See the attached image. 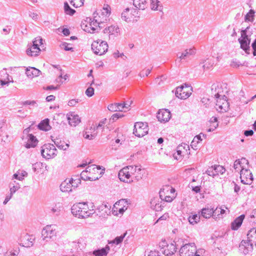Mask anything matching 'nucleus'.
<instances>
[{
	"mask_svg": "<svg viewBox=\"0 0 256 256\" xmlns=\"http://www.w3.org/2000/svg\"><path fill=\"white\" fill-rule=\"evenodd\" d=\"M212 91H214V96L216 98V110L221 112H226L228 110L229 104L225 96L222 85L220 84L213 86Z\"/></svg>",
	"mask_w": 256,
	"mask_h": 256,
	"instance_id": "obj_1",
	"label": "nucleus"
},
{
	"mask_svg": "<svg viewBox=\"0 0 256 256\" xmlns=\"http://www.w3.org/2000/svg\"><path fill=\"white\" fill-rule=\"evenodd\" d=\"M72 212L78 218H86L93 214L94 210L86 202H78L72 206Z\"/></svg>",
	"mask_w": 256,
	"mask_h": 256,
	"instance_id": "obj_2",
	"label": "nucleus"
},
{
	"mask_svg": "<svg viewBox=\"0 0 256 256\" xmlns=\"http://www.w3.org/2000/svg\"><path fill=\"white\" fill-rule=\"evenodd\" d=\"M104 173V170L99 166L92 164L88 166L81 173V177L85 180H95L100 178Z\"/></svg>",
	"mask_w": 256,
	"mask_h": 256,
	"instance_id": "obj_3",
	"label": "nucleus"
},
{
	"mask_svg": "<svg viewBox=\"0 0 256 256\" xmlns=\"http://www.w3.org/2000/svg\"><path fill=\"white\" fill-rule=\"evenodd\" d=\"M177 193L174 188L170 185L162 187L160 191V196L161 200L170 202L176 197Z\"/></svg>",
	"mask_w": 256,
	"mask_h": 256,
	"instance_id": "obj_4",
	"label": "nucleus"
},
{
	"mask_svg": "<svg viewBox=\"0 0 256 256\" xmlns=\"http://www.w3.org/2000/svg\"><path fill=\"white\" fill-rule=\"evenodd\" d=\"M100 22L96 19L94 20L90 18H86L82 21L81 28L85 32L89 33H94L98 29Z\"/></svg>",
	"mask_w": 256,
	"mask_h": 256,
	"instance_id": "obj_5",
	"label": "nucleus"
},
{
	"mask_svg": "<svg viewBox=\"0 0 256 256\" xmlns=\"http://www.w3.org/2000/svg\"><path fill=\"white\" fill-rule=\"evenodd\" d=\"M111 13V8L107 4H104L102 9L96 10L94 14V19L100 22H104Z\"/></svg>",
	"mask_w": 256,
	"mask_h": 256,
	"instance_id": "obj_6",
	"label": "nucleus"
},
{
	"mask_svg": "<svg viewBox=\"0 0 256 256\" xmlns=\"http://www.w3.org/2000/svg\"><path fill=\"white\" fill-rule=\"evenodd\" d=\"M202 250H197L194 244H186L180 250L181 256H200Z\"/></svg>",
	"mask_w": 256,
	"mask_h": 256,
	"instance_id": "obj_7",
	"label": "nucleus"
},
{
	"mask_svg": "<svg viewBox=\"0 0 256 256\" xmlns=\"http://www.w3.org/2000/svg\"><path fill=\"white\" fill-rule=\"evenodd\" d=\"M134 168H132V166H126L122 168L118 172V178L120 180L124 182H130L133 181L132 172Z\"/></svg>",
	"mask_w": 256,
	"mask_h": 256,
	"instance_id": "obj_8",
	"label": "nucleus"
},
{
	"mask_svg": "<svg viewBox=\"0 0 256 256\" xmlns=\"http://www.w3.org/2000/svg\"><path fill=\"white\" fill-rule=\"evenodd\" d=\"M148 126L146 122H138L135 123L133 134L137 137H142L148 134Z\"/></svg>",
	"mask_w": 256,
	"mask_h": 256,
	"instance_id": "obj_9",
	"label": "nucleus"
},
{
	"mask_svg": "<svg viewBox=\"0 0 256 256\" xmlns=\"http://www.w3.org/2000/svg\"><path fill=\"white\" fill-rule=\"evenodd\" d=\"M192 92L191 86L185 84L178 87L176 89V96L180 99H186L188 98Z\"/></svg>",
	"mask_w": 256,
	"mask_h": 256,
	"instance_id": "obj_10",
	"label": "nucleus"
},
{
	"mask_svg": "<svg viewBox=\"0 0 256 256\" xmlns=\"http://www.w3.org/2000/svg\"><path fill=\"white\" fill-rule=\"evenodd\" d=\"M92 48L96 54L102 55L108 50V45L104 41L96 40L92 42Z\"/></svg>",
	"mask_w": 256,
	"mask_h": 256,
	"instance_id": "obj_11",
	"label": "nucleus"
},
{
	"mask_svg": "<svg viewBox=\"0 0 256 256\" xmlns=\"http://www.w3.org/2000/svg\"><path fill=\"white\" fill-rule=\"evenodd\" d=\"M42 154L45 158H53L56 156L57 150L53 144H44L42 150Z\"/></svg>",
	"mask_w": 256,
	"mask_h": 256,
	"instance_id": "obj_12",
	"label": "nucleus"
},
{
	"mask_svg": "<svg viewBox=\"0 0 256 256\" xmlns=\"http://www.w3.org/2000/svg\"><path fill=\"white\" fill-rule=\"evenodd\" d=\"M162 248L164 254L169 256L174 254L176 251V242L174 241L162 242Z\"/></svg>",
	"mask_w": 256,
	"mask_h": 256,
	"instance_id": "obj_13",
	"label": "nucleus"
},
{
	"mask_svg": "<svg viewBox=\"0 0 256 256\" xmlns=\"http://www.w3.org/2000/svg\"><path fill=\"white\" fill-rule=\"evenodd\" d=\"M190 154V149L188 144H180L176 150V153L174 154L176 160H179L182 157L188 156Z\"/></svg>",
	"mask_w": 256,
	"mask_h": 256,
	"instance_id": "obj_14",
	"label": "nucleus"
},
{
	"mask_svg": "<svg viewBox=\"0 0 256 256\" xmlns=\"http://www.w3.org/2000/svg\"><path fill=\"white\" fill-rule=\"evenodd\" d=\"M128 203L124 200L116 202L112 208V212L115 215L122 214L128 208Z\"/></svg>",
	"mask_w": 256,
	"mask_h": 256,
	"instance_id": "obj_15",
	"label": "nucleus"
},
{
	"mask_svg": "<svg viewBox=\"0 0 256 256\" xmlns=\"http://www.w3.org/2000/svg\"><path fill=\"white\" fill-rule=\"evenodd\" d=\"M130 104L123 103H114L109 104L108 106V109L112 112H125L129 110Z\"/></svg>",
	"mask_w": 256,
	"mask_h": 256,
	"instance_id": "obj_16",
	"label": "nucleus"
},
{
	"mask_svg": "<svg viewBox=\"0 0 256 256\" xmlns=\"http://www.w3.org/2000/svg\"><path fill=\"white\" fill-rule=\"evenodd\" d=\"M138 11L134 8H127L122 12V16L124 17L126 20H128L130 22H134L137 21Z\"/></svg>",
	"mask_w": 256,
	"mask_h": 256,
	"instance_id": "obj_17",
	"label": "nucleus"
},
{
	"mask_svg": "<svg viewBox=\"0 0 256 256\" xmlns=\"http://www.w3.org/2000/svg\"><path fill=\"white\" fill-rule=\"evenodd\" d=\"M235 170L237 172H240V173L244 170L248 169L250 168L248 160L245 158H242L236 160L234 164Z\"/></svg>",
	"mask_w": 256,
	"mask_h": 256,
	"instance_id": "obj_18",
	"label": "nucleus"
},
{
	"mask_svg": "<svg viewBox=\"0 0 256 256\" xmlns=\"http://www.w3.org/2000/svg\"><path fill=\"white\" fill-rule=\"evenodd\" d=\"M241 182L244 184H250L252 183L254 178L252 173L248 169L244 170L240 173Z\"/></svg>",
	"mask_w": 256,
	"mask_h": 256,
	"instance_id": "obj_19",
	"label": "nucleus"
},
{
	"mask_svg": "<svg viewBox=\"0 0 256 256\" xmlns=\"http://www.w3.org/2000/svg\"><path fill=\"white\" fill-rule=\"evenodd\" d=\"M239 42L240 44V47L242 48L246 53H249L250 50V40L246 36V32L243 30L241 33V36L238 39Z\"/></svg>",
	"mask_w": 256,
	"mask_h": 256,
	"instance_id": "obj_20",
	"label": "nucleus"
},
{
	"mask_svg": "<svg viewBox=\"0 0 256 256\" xmlns=\"http://www.w3.org/2000/svg\"><path fill=\"white\" fill-rule=\"evenodd\" d=\"M225 172L224 168L220 165H215L209 167L207 170L206 174L212 177L222 174Z\"/></svg>",
	"mask_w": 256,
	"mask_h": 256,
	"instance_id": "obj_21",
	"label": "nucleus"
},
{
	"mask_svg": "<svg viewBox=\"0 0 256 256\" xmlns=\"http://www.w3.org/2000/svg\"><path fill=\"white\" fill-rule=\"evenodd\" d=\"M66 118L69 125L71 126H76L81 122L80 118L74 112H70L68 114Z\"/></svg>",
	"mask_w": 256,
	"mask_h": 256,
	"instance_id": "obj_22",
	"label": "nucleus"
},
{
	"mask_svg": "<svg viewBox=\"0 0 256 256\" xmlns=\"http://www.w3.org/2000/svg\"><path fill=\"white\" fill-rule=\"evenodd\" d=\"M253 245L254 244L249 242L248 240H243L241 242L239 246V250L241 252L244 254H246L252 251L253 249Z\"/></svg>",
	"mask_w": 256,
	"mask_h": 256,
	"instance_id": "obj_23",
	"label": "nucleus"
},
{
	"mask_svg": "<svg viewBox=\"0 0 256 256\" xmlns=\"http://www.w3.org/2000/svg\"><path fill=\"white\" fill-rule=\"evenodd\" d=\"M132 168H134V170L132 172L133 179L138 180H141L144 174L146 173V170L144 168H142L141 166H132Z\"/></svg>",
	"mask_w": 256,
	"mask_h": 256,
	"instance_id": "obj_24",
	"label": "nucleus"
},
{
	"mask_svg": "<svg viewBox=\"0 0 256 256\" xmlns=\"http://www.w3.org/2000/svg\"><path fill=\"white\" fill-rule=\"evenodd\" d=\"M34 240L32 235L26 234L20 238V244L26 248H30L33 245V242Z\"/></svg>",
	"mask_w": 256,
	"mask_h": 256,
	"instance_id": "obj_25",
	"label": "nucleus"
},
{
	"mask_svg": "<svg viewBox=\"0 0 256 256\" xmlns=\"http://www.w3.org/2000/svg\"><path fill=\"white\" fill-rule=\"evenodd\" d=\"M42 236L44 238H51L56 234V228L54 226H46L42 230Z\"/></svg>",
	"mask_w": 256,
	"mask_h": 256,
	"instance_id": "obj_26",
	"label": "nucleus"
},
{
	"mask_svg": "<svg viewBox=\"0 0 256 256\" xmlns=\"http://www.w3.org/2000/svg\"><path fill=\"white\" fill-rule=\"evenodd\" d=\"M218 126L217 118L212 117L204 124V128L208 132H212Z\"/></svg>",
	"mask_w": 256,
	"mask_h": 256,
	"instance_id": "obj_27",
	"label": "nucleus"
},
{
	"mask_svg": "<svg viewBox=\"0 0 256 256\" xmlns=\"http://www.w3.org/2000/svg\"><path fill=\"white\" fill-rule=\"evenodd\" d=\"M170 112L165 109L160 110L157 114V118L159 121L161 122H166L170 118Z\"/></svg>",
	"mask_w": 256,
	"mask_h": 256,
	"instance_id": "obj_28",
	"label": "nucleus"
},
{
	"mask_svg": "<svg viewBox=\"0 0 256 256\" xmlns=\"http://www.w3.org/2000/svg\"><path fill=\"white\" fill-rule=\"evenodd\" d=\"M226 210H228L226 207H216V208L214 210V218L215 220H218L222 218H223V214L226 213Z\"/></svg>",
	"mask_w": 256,
	"mask_h": 256,
	"instance_id": "obj_29",
	"label": "nucleus"
},
{
	"mask_svg": "<svg viewBox=\"0 0 256 256\" xmlns=\"http://www.w3.org/2000/svg\"><path fill=\"white\" fill-rule=\"evenodd\" d=\"M214 210L210 206H206L201 210V216L205 218H210L214 214Z\"/></svg>",
	"mask_w": 256,
	"mask_h": 256,
	"instance_id": "obj_30",
	"label": "nucleus"
},
{
	"mask_svg": "<svg viewBox=\"0 0 256 256\" xmlns=\"http://www.w3.org/2000/svg\"><path fill=\"white\" fill-rule=\"evenodd\" d=\"M26 73L28 77L32 78L40 76L41 72L34 67H28L26 69Z\"/></svg>",
	"mask_w": 256,
	"mask_h": 256,
	"instance_id": "obj_31",
	"label": "nucleus"
},
{
	"mask_svg": "<svg viewBox=\"0 0 256 256\" xmlns=\"http://www.w3.org/2000/svg\"><path fill=\"white\" fill-rule=\"evenodd\" d=\"M151 208L156 211H160L162 210V201L158 198H153L151 199Z\"/></svg>",
	"mask_w": 256,
	"mask_h": 256,
	"instance_id": "obj_32",
	"label": "nucleus"
},
{
	"mask_svg": "<svg viewBox=\"0 0 256 256\" xmlns=\"http://www.w3.org/2000/svg\"><path fill=\"white\" fill-rule=\"evenodd\" d=\"M244 218V215L243 214L236 218L231 224L232 229L234 230H237L241 226Z\"/></svg>",
	"mask_w": 256,
	"mask_h": 256,
	"instance_id": "obj_33",
	"label": "nucleus"
},
{
	"mask_svg": "<svg viewBox=\"0 0 256 256\" xmlns=\"http://www.w3.org/2000/svg\"><path fill=\"white\" fill-rule=\"evenodd\" d=\"M28 140L26 144V147L28 148L35 147L38 142V140L32 134H28Z\"/></svg>",
	"mask_w": 256,
	"mask_h": 256,
	"instance_id": "obj_34",
	"label": "nucleus"
},
{
	"mask_svg": "<svg viewBox=\"0 0 256 256\" xmlns=\"http://www.w3.org/2000/svg\"><path fill=\"white\" fill-rule=\"evenodd\" d=\"M60 188L62 192H66L72 190V184L68 178H66L60 184Z\"/></svg>",
	"mask_w": 256,
	"mask_h": 256,
	"instance_id": "obj_35",
	"label": "nucleus"
},
{
	"mask_svg": "<svg viewBox=\"0 0 256 256\" xmlns=\"http://www.w3.org/2000/svg\"><path fill=\"white\" fill-rule=\"evenodd\" d=\"M247 238L249 242L256 246V228L249 230L247 234Z\"/></svg>",
	"mask_w": 256,
	"mask_h": 256,
	"instance_id": "obj_36",
	"label": "nucleus"
},
{
	"mask_svg": "<svg viewBox=\"0 0 256 256\" xmlns=\"http://www.w3.org/2000/svg\"><path fill=\"white\" fill-rule=\"evenodd\" d=\"M26 52L29 56H35L39 54L40 53V49L32 46L26 50Z\"/></svg>",
	"mask_w": 256,
	"mask_h": 256,
	"instance_id": "obj_37",
	"label": "nucleus"
},
{
	"mask_svg": "<svg viewBox=\"0 0 256 256\" xmlns=\"http://www.w3.org/2000/svg\"><path fill=\"white\" fill-rule=\"evenodd\" d=\"M49 120L46 118L42 121L38 126V128L42 130L48 131L51 128V126L49 124Z\"/></svg>",
	"mask_w": 256,
	"mask_h": 256,
	"instance_id": "obj_38",
	"label": "nucleus"
},
{
	"mask_svg": "<svg viewBox=\"0 0 256 256\" xmlns=\"http://www.w3.org/2000/svg\"><path fill=\"white\" fill-rule=\"evenodd\" d=\"M134 5L140 10H144L146 6V0H134Z\"/></svg>",
	"mask_w": 256,
	"mask_h": 256,
	"instance_id": "obj_39",
	"label": "nucleus"
},
{
	"mask_svg": "<svg viewBox=\"0 0 256 256\" xmlns=\"http://www.w3.org/2000/svg\"><path fill=\"white\" fill-rule=\"evenodd\" d=\"M32 46L36 48H39L40 52L42 48H43L44 46L42 38L40 36L36 38L33 41V44Z\"/></svg>",
	"mask_w": 256,
	"mask_h": 256,
	"instance_id": "obj_40",
	"label": "nucleus"
},
{
	"mask_svg": "<svg viewBox=\"0 0 256 256\" xmlns=\"http://www.w3.org/2000/svg\"><path fill=\"white\" fill-rule=\"evenodd\" d=\"M200 216L196 214H192L188 218V222L192 224H196L200 222Z\"/></svg>",
	"mask_w": 256,
	"mask_h": 256,
	"instance_id": "obj_41",
	"label": "nucleus"
},
{
	"mask_svg": "<svg viewBox=\"0 0 256 256\" xmlns=\"http://www.w3.org/2000/svg\"><path fill=\"white\" fill-rule=\"evenodd\" d=\"M109 248L106 247L100 250H98L93 252V254L96 256H106L107 255Z\"/></svg>",
	"mask_w": 256,
	"mask_h": 256,
	"instance_id": "obj_42",
	"label": "nucleus"
},
{
	"mask_svg": "<svg viewBox=\"0 0 256 256\" xmlns=\"http://www.w3.org/2000/svg\"><path fill=\"white\" fill-rule=\"evenodd\" d=\"M96 135V133L94 132L93 130H90V128H86L84 137L86 139L91 140Z\"/></svg>",
	"mask_w": 256,
	"mask_h": 256,
	"instance_id": "obj_43",
	"label": "nucleus"
},
{
	"mask_svg": "<svg viewBox=\"0 0 256 256\" xmlns=\"http://www.w3.org/2000/svg\"><path fill=\"white\" fill-rule=\"evenodd\" d=\"M70 183L72 184V188H76L80 184L81 180L78 176H75L74 178H68Z\"/></svg>",
	"mask_w": 256,
	"mask_h": 256,
	"instance_id": "obj_44",
	"label": "nucleus"
},
{
	"mask_svg": "<svg viewBox=\"0 0 256 256\" xmlns=\"http://www.w3.org/2000/svg\"><path fill=\"white\" fill-rule=\"evenodd\" d=\"M150 5L152 10H158L161 8L160 2L158 0H150Z\"/></svg>",
	"mask_w": 256,
	"mask_h": 256,
	"instance_id": "obj_45",
	"label": "nucleus"
},
{
	"mask_svg": "<svg viewBox=\"0 0 256 256\" xmlns=\"http://www.w3.org/2000/svg\"><path fill=\"white\" fill-rule=\"evenodd\" d=\"M84 0H70V4L74 7L77 8L83 6Z\"/></svg>",
	"mask_w": 256,
	"mask_h": 256,
	"instance_id": "obj_46",
	"label": "nucleus"
},
{
	"mask_svg": "<svg viewBox=\"0 0 256 256\" xmlns=\"http://www.w3.org/2000/svg\"><path fill=\"white\" fill-rule=\"evenodd\" d=\"M106 122H107L106 118H104L100 122L98 123V126L92 125L90 128V130H93L94 132H95L96 128H100V127H102V126H105L106 124Z\"/></svg>",
	"mask_w": 256,
	"mask_h": 256,
	"instance_id": "obj_47",
	"label": "nucleus"
},
{
	"mask_svg": "<svg viewBox=\"0 0 256 256\" xmlns=\"http://www.w3.org/2000/svg\"><path fill=\"white\" fill-rule=\"evenodd\" d=\"M64 10L66 14L72 16L73 15L76 11L75 10L71 8L68 4L67 2H65L64 4Z\"/></svg>",
	"mask_w": 256,
	"mask_h": 256,
	"instance_id": "obj_48",
	"label": "nucleus"
},
{
	"mask_svg": "<svg viewBox=\"0 0 256 256\" xmlns=\"http://www.w3.org/2000/svg\"><path fill=\"white\" fill-rule=\"evenodd\" d=\"M57 146L60 149L66 150L69 147V142H67L64 140H60L56 144Z\"/></svg>",
	"mask_w": 256,
	"mask_h": 256,
	"instance_id": "obj_49",
	"label": "nucleus"
},
{
	"mask_svg": "<svg viewBox=\"0 0 256 256\" xmlns=\"http://www.w3.org/2000/svg\"><path fill=\"white\" fill-rule=\"evenodd\" d=\"M126 234V232H125L124 234L123 235L116 237L114 240L110 242L109 244H120V242H122V241L124 240V238Z\"/></svg>",
	"mask_w": 256,
	"mask_h": 256,
	"instance_id": "obj_50",
	"label": "nucleus"
},
{
	"mask_svg": "<svg viewBox=\"0 0 256 256\" xmlns=\"http://www.w3.org/2000/svg\"><path fill=\"white\" fill-rule=\"evenodd\" d=\"M254 11L250 10L245 16V20L246 22H252L254 19Z\"/></svg>",
	"mask_w": 256,
	"mask_h": 256,
	"instance_id": "obj_51",
	"label": "nucleus"
},
{
	"mask_svg": "<svg viewBox=\"0 0 256 256\" xmlns=\"http://www.w3.org/2000/svg\"><path fill=\"white\" fill-rule=\"evenodd\" d=\"M124 114H122L116 113L111 116L110 118L109 119V122H114L118 120L119 118H122V117H124Z\"/></svg>",
	"mask_w": 256,
	"mask_h": 256,
	"instance_id": "obj_52",
	"label": "nucleus"
},
{
	"mask_svg": "<svg viewBox=\"0 0 256 256\" xmlns=\"http://www.w3.org/2000/svg\"><path fill=\"white\" fill-rule=\"evenodd\" d=\"M26 175L27 173L26 172H18V173L14 174V177L15 179L20 180H23Z\"/></svg>",
	"mask_w": 256,
	"mask_h": 256,
	"instance_id": "obj_53",
	"label": "nucleus"
},
{
	"mask_svg": "<svg viewBox=\"0 0 256 256\" xmlns=\"http://www.w3.org/2000/svg\"><path fill=\"white\" fill-rule=\"evenodd\" d=\"M214 63L210 60H206L204 62L203 68L205 70H209L213 67Z\"/></svg>",
	"mask_w": 256,
	"mask_h": 256,
	"instance_id": "obj_54",
	"label": "nucleus"
},
{
	"mask_svg": "<svg viewBox=\"0 0 256 256\" xmlns=\"http://www.w3.org/2000/svg\"><path fill=\"white\" fill-rule=\"evenodd\" d=\"M62 49H63L65 50H72L73 51V48L71 46L70 44H67L66 42L62 43L60 46Z\"/></svg>",
	"mask_w": 256,
	"mask_h": 256,
	"instance_id": "obj_55",
	"label": "nucleus"
},
{
	"mask_svg": "<svg viewBox=\"0 0 256 256\" xmlns=\"http://www.w3.org/2000/svg\"><path fill=\"white\" fill-rule=\"evenodd\" d=\"M202 140L200 135L196 136L193 139L192 142V146H196V144H198Z\"/></svg>",
	"mask_w": 256,
	"mask_h": 256,
	"instance_id": "obj_56",
	"label": "nucleus"
},
{
	"mask_svg": "<svg viewBox=\"0 0 256 256\" xmlns=\"http://www.w3.org/2000/svg\"><path fill=\"white\" fill-rule=\"evenodd\" d=\"M150 72V70L149 68H144L140 72V76L141 78L148 76Z\"/></svg>",
	"mask_w": 256,
	"mask_h": 256,
	"instance_id": "obj_57",
	"label": "nucleus"
},
{
	"mask_svg": "<svg viewBox=\"0 0 256 256\" xmlns=\"http://www.w3.org/2000/svg\"><path fill=\"white\" fill-rule=\"evenodd\" d=\"M194 52V50L192 49L186 50L185 52L182 54L180 56V58H184V57L189 55L192 54Z\"/></svg>",
	"mask_w": 256,
	"mask_h": 256,
	"instance_id": "obj_58",
	"label": "nucleus"
},
{
	"mask_svg": "<svg viewBox=\"0 0 256 256\" xmlns=\"http://www.w3.org/2000/svg\"><path fill=\"white\" fill-rule=\"evenodd\" d=\"M94 88L92 87H89L86 91V94L88 97L92 96L94 94Z\"/></svg>",
	"mask_w": 256,
	"mask_h": 256,
	"instance_id": "obj_59",
	"label": "nucleus"
},
{
	"mask_svg": "<svg viewBox=\"0 0 256 256\" xmlns=\"http://www.w3.org/2000/svg\"><path fill=\"white\" fill-rule=\"evenodd\" d=\"M36 104V102L34 100H26L22 102L21 104L22 106H26V105H34Z\"/></svg>",
	"mask_w": 256,
	"mask_h": 256,
	"instance_id": "obj_60",
	"label": "nucleus"
},
{
	"mask_svg": "<svg viewBox=\"0 0 256 256\" xmlns=\"http://www.w3.org/2000/svg\"><path fill=\"white\" fill-rule=\"evenodd\" d=\"M78 102V100L74 99L70 100L68 102V105L70 106H74Z\"/></svg>",
	"mask_w": 256,
	"mask_h": 256,
	"instance_id": "obj_61",
	"label": "nucleus"
},
{
	"mask_svg": "<svg viewBox=\"0 0 256 256\" xmlns=\"http://www.w3.org/2000/svg\"><path fill=\"white\" fill-rule=\"evenodd\" d=\"M61 208H62V206H61L60 204H58V206L56 204L54 207L52 208V210L54 212H60Z\"/></svg>",
	"mask_w": 256,
	"mask_h": 256,
	"instance_id": "obj_62",
	"label": "nucleus"
},
{
	"mask_svg": "<svg viewBox=\"0 0 256 256\" xmlns=\"http://www.w3.org/2000/svg\"><path fill=\"white\" fill-rule=\"evenodd\" d=\"M148 256H160V253L156 250H152Z\"/></svg>",
	"mask_w": 256,
	"mask_h": 256,
	"instance_id": "obj_63",
	"label": "nucleus"
},
{
	"mask_svg": "<svg viewBox=\"0 0 256 256\" xmlns=\"http://www.w3.org/2000/svg\"><path fill=\"white\" fill-rule=\"evenodd\" d=\"M252 48L254 50L253 54L254 56H256V40L252 44Z\"/></svg>",
	"mask_w": 256,
	"mask_h": 256,
	"instance_id": "obj_64",
	"label": "nucleus"
}]
</instances>
